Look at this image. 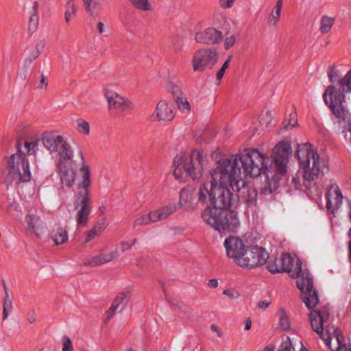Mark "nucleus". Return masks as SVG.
<instances>
[{"label": "nucleus", "mask_w": 351, "mask_h": 351, "mask_svg": "<svg viewBox=\"0 0 351 351\" xmlns=\"http://www.w3.org/2000/svg\"><path fill=\"white\" fill-rule=\"evenodd\" d=\"M263 162V154L256 149L222 158L210 173L211 181L229 186L234 191L239 192L240 184L243 186L245 184L241 179V169L245 176L256 178L260 174Z\"/></svg>", "instance_id": "nucleus-1"}, {"label": "nucleus", "mask_w": 351, "mask_h": 351, "mask_svg": "<svg viewBox=\"0 0 351 351\" xmlns=\"http://www.w3.org/2000/svg\"><path fill=\"white\" fill-rule=\"evenodd\" d=\"M291 154V147L289 142L280 141L274 148L272 157L263 154L264 162L261 165V174H264L267 185L261 189V193L271 194L279 186L280 176L287 173V163Z\"/></svg>", "instance_id": "nucleus-2"}, {"label": "nucleus", "mask_w": 351, "mask_h": 351, "mask_svg": "<svg viewBox=\"0 0 351 351\" xmlns=\"http://www.w3.org/2000/svg\"><path fill=\"white\" fill-rule=\"evenodd\" d=\"M42 142L51 153L58 154L57 167L61 183L69 188L72 187L76 178V171L72 161L73 150L70 145L63 136L52 133L43 134Z\"/></svg>", "instance_id": "nucleus-3"}, {"label": "nucleus", "mask_w": 351, "mask_h": 351, "mask_svg": "<svg viewBox=\"0 0 351 351\" xmlns=\"http://www.w3.org/2000/svg\"><path fill=\"white\" fill-rule=\"evenodd\" d=\"M228 186L211 180L206 182L199 186L198 201L211 208H231L237 203V197Z\"/></svg>", "instance_id": "nucleus-4"}, {"label": "nucleus", "mask_w": 351, "mask_h": 351, "mask_svg": "<svg viewBox=\"0 0 351 351\" xmlns=\"http://www.w3.org/2000/svg\"><path fill=\"white\" fill-rule=\"evenodd\" d=\"M207 160L202 153L193 150L191 154L181 152L173 159V175L176 179L182 180L186 178L199 179L206 166Z\"/></svg>", "instance_id": "nucleus-5"}, {"label": "nucleus", "mask_w": 351, "mask_h": 351, "mask_svg": "<svg viewBox=\"0 0 351 351\" xmlns=\"http://www.w3.org/2000/svg\"><path fill=\"white\" fill-rule=\"evenodd\" d=\"M80 156L82 160L81 167L79 169L80 181L77 187L78 192L75 202V207L80 206L76 217V222L79 226H85L88 221L89 215L91 211V199L90 197L89 188L91 185L90 168L86 163L82 152H80Z\"/></svg>", "instance_id": "nucleus-6"}, {"label": "nucleus", "mask_w": 351, "mask_h": 351, "mask_svg": "<svg viewBox=\"0 0 351 351\" xmlns=\"http://www.w3.org/2000/svg\"><path fill=\"white\" fill-rule=\"evenodd\" d=\"M295 155L303 171V178L305 182L314 181L320 175L328 173L327 161L312 150L311 145H298Z\"/></svg>", "instance_id": "nucleus-7"}, {"label": "nucleus", "mask_w": 351, "mask_h": 351, "mask_svg": "<svg viewBox=\"0 0 351 351\" xmlns=\"http://www.w3.org/2000/svg\"><path fill=\"white\" fill-rule=\"evenodd\" d=\"M347 93H351V69L339 82V88L328 86L323 94L325 104L335 117L348 118L349 116V110L344 104Z\"/></svg>", "instance_id": "nucleus-8"}, {"label": "nucleus", "mask_w": 351, "mask_h": 351, "mask_svg": "<svg viewBox=\"0 0 351 351\" xmlns=\"http://www.w3.org/2000/svg\"><path fill=\"white\" fill-rule=\"evenodd\" d=\"M230 208H211L206 207L202 217L213 228L221 234L234 232L239 225L237 215Z\"/></svg>", "instance_id": "nucleus-9"}, {"label": "nucleus", "mask_w": 351, "mask_h": 351, "mask_svg": "<svg viewBox=\"0 0 351 351\" xmlns=\"http://www.w3.org/2000/svg\"><path fill=\"white\" fill-rule=\"evenodd\" d=\"M17 148L19 153L12 154L8 161V171L5 178L7 185L12 184L13 182L19 184L31 180L29 162L25 153L21 152L19 144H18Z\"/></svg>", "instance_id": "nucleus-10"}, {"label": "nucleus", "mask_w": 351, "mask_h": 351, "mask_svg": "<svg viewBox=\"0 0 351 351\" xmlns=\"http://www.w3.org/2000/svg\"><path fill=\"white\" fill-rule=\"evenodd\" d=\"M296 277L297 287L301 291L302 301L308 308L313 309L319 302L318 293L313 288V278L308 271L302 270L301 263Z\"/></svg>", "instance_id": "nucleus-11"}, {"label": "nucleus", "mask_w": 351, "mask_h": 351, "mask_svg": "<svg viewBox=\"0 0 351 351\" xmlns=\"http://www.w3.org/2000/svg\"><path fill=\"white\" fill-rule=\"evenodd\" d=\"M269 257L261 247H247L235 263L243 268L253 269L265 264Z\"/></svg>", "instance_id": "nucleus-12"}, {"label": "nucleus", "mask_w": 351, "mask_h": 351, "mask_svg": "<svg viewBox=\"0 0 351 351\" xmlns=\"http://www.w3.org/2000/svg\"><path fill=\"white\" fill-rule=\"evenodd\" d=\"M219 54L212 47H204L196 51L193 57V69L194 71L203 72L212 69L217 64Z\"/></svg>", "instance_id": "nucleus-13"}, {"label": "nucleus", "mask_w": 351, "mask_h": 351, "mask_svg": "<svg viewBox=\"0 0 351 351\" xmlns=\"http://www.w3.org/2000/svg\"><path fill=\"white\" fill-rule=\"evenodd\" d=\"M104 94L107 99L109 109H114L123 112H130L134 108V105L131 101L112 90L105 88H104Z\"/></svg>", "instance_id": "nucleus-14"}, {"label": "nucleus", "mask_w": 351, "mask_h": 351, "mask_svg": "<svg viewBox=\"0 0 351 351\" xmlns=\"http://www.w3.org/2000/svg\"><path fill=\"white\" fill-rule=\"evenodd\" d=\"M228 257L233 258L234 262L240 257L243 252L247 247L242 239L238 237L229 236L224 241Z\"/></svg>", "instance_id": "nucleus-15"}, {"label": "nucleus", "mask_w": 351, "mask_h": 351, "mask_svg": "<svg viewBox=\"0 0 351 351\" xmlns=\"http://www.w3.org/2000/svg\"><path fill=\"white\" fill-rule=\"evenodd\" d=\"M326 197L327 199L326 209L334 214L335 211L340 207L343 199L341 192L336 183L330 184Z\"/></svg>", "instance_id": "nucleus-16"}, {"label": "nucleus", "mask_w": 351, "mask_h": 351, "mask_svg": "<svg viewBox=\"0 0 351 351\" xmlns=\"http://www.w3.org/2000/svg\"><path fill=\"white\" fill-rule=\"evenodd\" d=\"M223 34L213 27L206 28L204 31L195 34V40L196 42L205 45H215L222 40Z\"/></svg>", "instance_id": "nucleus-17"}, {"label": "nucleus", "mask_w": 351, "mask_h": 351, "mask_svg": "<svg viewBox=\"0 0 351 351\" xmlns=\"http://www.w3.org/2000/svg\"><path fill=\"white\" fill-rule=\"evenodd\" d=\"M308 316L312 329L323 338L324 322L329 317L328 311L313 309Z\"/></svg>", "instance_id": "nucleus-18"}, {"label": "nucleus", "mask_w": 351, "mask_h": 351, "mask_svg": "<svg viewBox=\"0 0 351 351\" xmlns=\"http://www.w3.org/2000/svg\"><path fill=\"white\" fill-rule=\"evenodd\" d=\"M174 117L173 106L169 105L165 100L160 101L153 114L152 118L157 121H171Z\"/></svg>", "instance_id": "nucleus-19"}, {"label": "nucleus", "mask_w": 351, "mask_h": 351, "mask_svg": "<svg viewBox=\"0 0 351 351\" xmlns=\"http://www.w3.org/2000/svg\"><path fill=\"white\" fill-rule=\"evenodd\" d=\"M168 89L171 93L179 110L182 112H189L191 110L190 104L180 87L175 84L170 83Z\"/></svg>", "instance_id": "nucleus-20"}, {"label": "nucleus", "mask_w": 351, "mask_h": 351, "mask_svg": "<svg viewBox=\"0 0 351 351\" xmlns=\"http://www.w3.org/2000/svg\"><path fill=\"white\" fill-rule=\"evenodd\" d=\"M117 256V250L110 253H104L103 250H101L99 254L91 258H85L84 260V264L86 266L96 267L113 261Z\"/></svg>", "instance_id": "nucleus-21"}, {"label": "nucleus", "mask_w": 351, "mask_h": 351, "mask_svg": "<svg viewBox=\"0 0 351 351\" xmlns=\"http://www.w3.org/2000/svg\"><path fill=\"white\" fill-rule=\"evenodd\" d=\"M27 223V228L29 230L34 232L36 235L38 236L43 228V221L41 219L40 215H38V211L30 210L29 214L25 217Z\"/></svg>", "instance_id": "nucleus-22"}, {"label": "nucleus", "mask_w": 351, "mask_h": 351, "mask_svg": "<svg viewBox=\"0 0 351 351\" xmlns=\"http://www.w3.org/2000/svg\"><path fill=\"white\" fill-rule=\"evenodd\" d=\"M241 190L239 193H242V198L246 202L248 206H255L257 202L258 191L252 186H247L245 184L243 186L240 184Z\"/></svg>", "instance_id": "nucleus-23"}, {"label": "nucleus", "mask_w": 351, "mask_h": 351, "mask_svg": "<svg viewBox=\"0 0 351 351\" xmlns=\"http://www.w3.org/2000/svg\"><path fill=\"white\" fill-rule=\"evenodd\" d=\"M50 238L54 241L56 245L65 243L68 241L66 228L59 226H55L50 234Z\"/></svg>", "instance_id": "nucleus-24"}, {"label": "nucleus", "mask_w": 351, "mask_h": 351, "mask_svg": "<svg viewBox=\"0 0 351 351\" xmlns=\"http://www.w3.org/2000/svg\"><path fill=\"white\" fill-rule=\"evenodd\" d=\"M326 332L327 334V337H324V335L323 334V338H322L325 344L330 348V343H331V339L332 337H335L338 344L341 345V342L343 341V337L342 336L340 330L337 328H334V326H326Z\"/></svg>", "instance_id": "nucleus-25"}, {"label": "nucleus", "mask_w": 351, "mask_h": 351, "mask_svg": "<svg viewBox=\"0 0 351 351\" xmlns=\"http://www.w3.org/2000/svg\"><path fill=\"white\" fill-rule=\"evenodd\" d=\"M339 119V124L343 123L342 130L340 128L338 130L339 132L344 134V137L347 141L351 143V114L349 112V116L348 118L345 117H336Z\"/></svg>", "instance_id": "nucleus-26"}, {"label": "nucleus", "mask_w": 351, "mask_h": 351, "mask_svg": "<svg viewBox=\"0 0 351 351\" xmlns=\"http://www.w3.org/2000/svg\"><path fill=\"white\" fill-rule=\"evenodd\" d=\"M282 6V0H278L275 7L269 16V23L272 24L274 27H276L280 18Z\"/></svg>", "instance_id": "nucleus-27"}, {"label": "nucleus", "mask_w": 351, "mask_h": 351, "mask_svg": "<svg viewBox=\"0 0 351 351\" xmlns=\"http://www.w3.org/2000/svg\"><path fill=\"white\" fill-rule=\"evenodd\" d=\"M293 258L288 253H283L279 258V263L281 264L282 272H290L293 267Z\"/></svg>", "instance_id": "nucleus-28"}, {"label": "nucleus", "mask_w": 351, "mask_h": 351, "mask_svg": "<svg viewBox=\"0 0 351 351\" xmlns=\"http://www.w3.org/2000/svg\"><path fill=\"white\" fill-rule=\"evenodd\" d=\"M130 297V295L129 292L119 293L114 298L112 304L114 305L117 308H118L121 304H123V306L121 310V311H122L126 306Z\"/></svg>", "instance_id": "nucleus-29"}, {"label": "nucleus", "mask_w": 351, "mask_h": 351, "mask_svg": "<svg viewBox=\"0 0 351 351\" xmlns=\"http://www.w3.org/2000/svg\"><path fill=\"white\" fill-rule=\"evenodd\" d=\"M38 2L34 1V5L32 8V12L29 19V26L33 29H36L38 24Z\"/></svg>", "instance_id": "nucleus-30"}, {"label": "nucleus", "mask_w": 351, "mask_h": 351, "mask_svg": "<svg viewBox=\"0 0 351 351\" xmlns=\"http://www.w3.org/2000/svg\"><path fill=\"white\" fill-rule=\"evenodd\" d=\"M333 19L324 16L321 19L320 31L322 34H327L333 25Z\"/></svg>", "instance_id": "nucleus-31"}, {"label": "nucleus", "mask_w": 351, "mask_h": 351, "mask_svg": "<svg viewBox=\"0 0 351 351\" xmlns=\"http://www.w3.org/2000/svg\"><path fill=\"white\" fill-rule=\"evenodd\" d=\"M280 319V326L282 330H286L290 328V320L283 308H280L278 313Z\"/></svg>", "instance_id": "nucleus-32"}, {"label": "nucleus", "mask_w": 351, "mask_h": 351, "mask_svg": "<svg viewBox=\"0 0 351 351\" xmlns=\"http://www.w3.org/2000/svg\"><path fill=\"white\" fill-rule=\"evenodd\" d=\"M77 130L80 133L88 135L90 133L89 123L84 119L79 118L76 119Z\"/></svg>", "instance_id": "nucleus-33"}, {"label": "nucleus", "mask_w": 351, "mask_h": 351, "mask_svg": "<svg viewBox=\"0 0 351 351\" xmlns=\"http://www.w3.org/2000/svg\"><path fill=\"white\" fill-rule=\"evenodd\" d=\"M282 268L281 264L279 263V258H274V260L270 259L267 262V269L273 274L282 273Z\"/></svg>", "instance_id": "nucleus-34"}, {"label": "nucleus", "mask_w": 351, "mask_h": 351, "mask_svg": "<svg viewBox=\"0 0 351 351\" xmlns=\"http://www.w3.org/2000/svg\"><path fill=\"white\" fill-rule=\"evenodd\" d=\"M12 310V300L9 297L8 293H6L3 299V319H5L8 316L9 312Z\"/></svg>", "instance_id": "nucleus-35"}, {"label": "nucleus", "mask_w": 351, "mask_h": 351, "mask_svg": "<svg viewBox=\"0 0 351 351\" xmlns=\"http://www.w3.org/2000/svg\"><path fill=\"white\" fill-rule=\"evenodd\" d=\"M132 5L136 9L148 11L151 10V5L148 0H129Z\"/></svg>", "instance_id": "nucleus-36"}, {"label": "nucleus", "mask_w": 351, "mask_h": 351, "mask_svg": "<svg viewBox=\"0 0 351 351\" xmlns=\"http://www.w3.org/2000/svg\"><path fill=\"white\" fill-rule=\"evenodd\" d=\"M284 127L286 130L291 129L298 124L297 114L295 112H292L283 122Z\"/></svg>", "instance_id": "nucleus-37"}, {"label": "nucleus", "mask_w": 351, "mask_h": 351, "mask_svg": "<svg viewBox=\"0 0 351 351\" xmlns=\"http://www.w3.org/2000/svg\"><path fill=\"white\" fill-rule=\"evenodd\" d=\"M328 77L331 82H337V86H339V82L340 81V80H339V71L335 65H332L328 68Z\"/></svg>", "instance_id": "nucleus-38"}, {"label": "nucleus", "mask_w": 351, "mask_h": 351, "mask_svg": "<svg viewBox=\"0 0 351 351\" xmlns=\"http://www.w3.org/2000/svg\"><path fill=\"white\" fill-rule=\"evenodd\" d=\"M232 56H229L227 60L225 61V62L223 64L221 69L218 71L217 75H216V80L217 81V84H219L221 80L224 75V73L226 72V70L228 68L230 62L232 59Z\"/></svg>", "instance_id": "nucleus-39"}, {"label": "nucleus", "mask_w": 351, "mask_h": 351, "mask_svg": "<svg viewBox=\"0 0 351 351\" xmlns=\"http://www.w3.org/2000/svg\"><path fill=\"white\" fill-rule=\"evenodd\" d=\"M160 213V215L162 218V219H167L170 215L173 213L176 210V204H171L169 206H166L162 207L160 209H158Z\"/></svg>", "instance_id": "nucleus-40"}, {"label": "nucleus", "mask_w": 351, "mask_h": 351, "mask_svg": "<svg viewBox=\"0 0 351 351\" xmlns=\"http://www.w3.org/2000/svg\"><path fill=\"white\" fill-rule=\"evenodd\" d=\"M38 140H33L31 141H25L24 142V147L26 150L27 154H32L35 152L36 148L38 146Z\"/></svg>", "instance_id": "nucleus-41"}, {"label": "nucleus", "mask_w": 351, "mask_h": 351, "mask_svg": "<svg viewBox=\"0 0 351 351\" xmlns=\"http://www.w3.org/2000/svg\"><path fill=\"white\" fill-rule=\"evenodd\" d=\"M149 219L147 214L143 215L140 217L134 220L133 223V228H136L139 226H145L149 224Z\"/></svg>", "instance_id": "nucleus-42"}, {"label": "nucleus", "mask_w": 351, "mask_h": 351, "mask_svg": "<svg viewBox=\"0 0 351 351\" xmlns=\"http://www.w3.org/2000/svg\"><path fill=\"white\" fill-rule=\"evenodd\" d=\"M293 350L294 348L291 343L290 337H287L286 339L282 342L278 351H291Z\"/></svg>", "instance_id": "nucleus-43"}, {"label": "nucleus", "mask_w": 351, "mask_h": 351, "mask_svg": "<svg viewBox=\"0 0 351 351\" xmlns=\"http://www.w3.org/2000/svg\"><path fill=\"white\" fill-rule=\"evenodd\" d=\"M147 215H148L150 223L163 220L160 215V210L158 209L149 212L147 214Z\"/></svg>", "instance_id": "nucleus-44"}, {"label": "nucleus", "mask_w": 351, "mask_h": 351, "mask_svg": "<svg viewBox=\"0 0 351 351\" xmlns=\"http://www.w3.org/2000/svg\"><path fill=\"white\" fill-rule=\"evenodd\" d=\"M62 351H73V344L71 339L68 336L62 337Z\"/></svg>", "instance_id": "nucleus-45"}, {"label": "nucleus", "mask_w": 351, "mask_h": 351, "mask_svg": "<svg viewBox=\"0 0 351 351\" xmlns=\"http://www.w3.org/2000/svg\"><path fill=\"white\" fill-rule=\"evenodd\" d=\"M235 41H236V38H235V36L232 35L230 36V37H227L226 38L225 40H224V48L226 49H230L235 43Z\"/></svg>", "instance_id": "nucleus-46"}, {"label": "nucleus", "mask_w": 351, "mask_h": 351, "mask_svg": "<svg viewBox=\"0 0 351 351\" xmlns=\"http://www.w3.org/2000/svg\"><path fill=\"white\" fill-rule=\"evenodd\" d=\"M117 308H117L114 305L112 304H111L109 309L106 312V317L104 319L105 323H107L112 317Z\"/></svg>", "instance_id": "nucleus-47"}, {"label": "nucleus", "mask_w": 351, "mask_h": 351, "mask_svg": "<svg viewBox=\"0 0 351 351\" xmlns=\"http://www.w3.org/2000/svg\"><path fill=\"white\" fill-rule=\"evenodd\" d=\"M99 6H100V3L97 1H94L93 3H90V5H89V6H87L85 8H86V11L88 13H89V14L90 16H93L95 15L94 10Z\"/></svg>", "instance_id": "nucleus-48"}, {"label": "nucleus", "mask_w": 351, "mask_h": 351, "mask_svg": "<svg viewBox=\"0 0 351 351\" xmlns=\"http://www.w3.org/2000/svg\"><path fill=\"white\" fill-rule=\"evenodd\" d=\"M191 199V196L189 193L188 191L182 189L180 192V202L181 201L189 202Z\"/></svg>", "instance_id": "nucleus-49"}, {"label": "nucleus", "mask_w": 351, "mask_h": 351, "mask_svg": "<svg viewBox=\"0 0 351 351\" xmlns=\"http://www.w3.org/2000/svg\"><path fill=\"white\" fill-rule=\"evenodd\" d=\"M236 0H219V5L223 8H231Z\"/></svg>", "instance_id": "nucleus-50"}, {"label": "nucleus", "mask_w": 351, "mask_h": 351, "mask_svg": "<svg viewBox=\"0 0 351 351\" xmlns=\"http://www.w3.org/2000/svg\"><path fill=\"white\" fill-rule=\"evenodd\" d=\"M98 235L97 233L95 232V231L90 229L89 231L87 232L86 239H85V243H88L91 240L94 239Z\"/></svg>", "instance_id": "nucleus-51"}, {"label": "nucleus", "mask_w": 351, "mask_h": 351, "mask_svg": "<svg viewBox=\"0 0 351 351\" xmlns=\"http://www.w3.org/2000/svg\"><path fill=\"white\" fill-rule=\"evenodd\" d=\"M223 293L230 299H234L239 297V293L234 290H225Z\"/></svg>", "instance_id": "nucleus-52"}, {"label": "nucleus", "mask_w": 351, "mask_h": 351, "mask_svg": "<svg viewBox=\"0 0 351 351\" xmlns=\"http://www.w3.org/2000/svg\"><path fill=\"white\" fill-rule=\"evenodd\" d=\"M45 47V40H41L39 43H38L36 45L35 51L38 52L39 54L44 50Z\"/></svg>", "instance_id": "nucleus-53"}, {"label": "nucleus", "mask_w": 351, "mask_h": 351, "mask_svg": "<svg viewBox=\"0 0 351 351\" xmlns=\"http://www.w3.org/2000/svg\"><path fill=\"white\" fill-rule=\"evenodd\" d=\"M91 229L95 231V232L99 234V233L104 231V227L102 223L97 222L94 224L93 227Z\"/></svg>", "instance_id": "nucleus-54"}, {"label": "nucleus", "mask_w": 351, "mask_h": 351, "mask_svg": "<svg viewBox=\"0 0 351 351\" xmlns=\"http://www.w3.org/2000/svg\"><path fill=\"white\" fill-rule=\"evenodd\" d=\"M120 247L122 252L130 250L132 247L129 241H122L120 243Z\"/></svg>", "instance_id": "nucleus-55"}, {"label": "nucleus", "mask_w": 351, "mask_h": 351, "mask_svg": "<svg viewBox=\"0 0 351 351\" xmlns=\"http://www.w3.org/2000/svg\"><path fill=\"white\" fill-rule=\"evenodd\" d=\"M39 53L35 51H32L31 54L25 59L26 62H28L29 63H31L34 60L38 58L39 56Z\"/></svg>", "instance_id": "nucleus-56"}, {"label": "nucleus", "mask_w": 351, "mask_h": 351, "mask_svg": "<svg viewBox=\"0 0 351 351\" xmlns=\"http://www.w3.org/2000/svg\"><path fill=\"white\" fill-rule=\"evenodd\" d=\"M38 87L41 89H46L47 87V78L44 76L43 74L41 75V80L40 81Z\"/></svg>", "instance_id": "nucleus-57"}, {"label": "nucleus", "mask_w": 351, "mask_h": 351, "mask_svg": "<svg viewBox=\"0 0 351 351\" xmlns=\"http://www.w3.org/2000/svg\"><path fill=\"white\" fill-rule=\"evenodd\" d=\"M37 317L34 311L27 314V320L30 324H34L36 321Z\"/></svg>", "instance_id": "nucleus-58"}, {"label": "nucleus", "mask_w": 351, "mask_h": 351, "mask_svg": "<svg viewBox=\"0 0 351 351\" xmlns=\"http://www.w3.org/2000/svg\"><path fill=\"white\" fill-rule=\"evenodd\" d=\"M72 17H74L71 13L70 12V10L69 9H66V10L64 12V19L67 24H69L72 19Z\"/></svg>", "instance_id": "nucleus-59"}, {"label": "nucleus", "mask_w": 351, "mask_h": 351, "mask_svg": "<svg viewBox=\"0 0 351 351\" xmlns=\"http://www.w3.org/2000/svg\"><path fill=\"white\" fill-rule=\"evenodd\" d=\"M342 342H341V345L338 344L337 351H351V346L348 348Z\"/></svg>", "instance_id": "nucleus-60"}, {"label": "nucleus", "mask_w": 351, "mask_h": 351, "mask_svg": "<svg viewBox=\"0 0 351 351\" xmlns=\"http://www.w3.org/2000/svg\"><path fill=\"white\" fill-rule=\"evenodd\" d=\"M270 305V302L267 301V300H264V301H261L258 303V307L260 308H262V309H265L267 308Z\"/></svg>", "instance_id": "nucleus-61"}, {"label": "nucleus", "mask_w": 351, "mask_h": 351, "mask_svg": "<svg viewBox=\"0 0 351 351\" xmlns=\"http://www.w3.org/2000/svg\"><path fill=\"white\" fill-rule=\"evenodd\" d=\"M208 285L211 288H216L218 286V281L217 279H211L208 281Z\"/></svg>", "instance_id": "nucleus-62"}, {"label": "nucleus", "mask_w": 351, "mask_h": 351, "mask_svg": "<svg viewBox=\"0 0 351 351\" xmlns=\"http://www.w3.org/2000/svg\"><path fill=\"white\" fill-rule=\"evenodd\" d=\"M210 329H211L213 331H214V332H217V335H218L219 337H221V336L222 335V332H221V330H220V329L219 328V327H218V326H217L216 325H215V324H212V325L210 326Z\"/></svg>", "instance_id": "nucleus-63"}, {"label": "nucleus", "mask_w": 351, "mask_h": 351, "mask_svg": "<svg viewBox=\"0 0 351 351\" xmlns=\"http://www.w3.org/2000/svg\"><path fill=\"white\" fill-rule=\"evenodd\" d=\"M67 9L70 10V12L73 16H75L77 8L75 4H72L70 7H68Z\"/></svg>", "instance_id": "nucleus-64"}]
</instances>
